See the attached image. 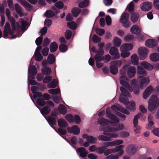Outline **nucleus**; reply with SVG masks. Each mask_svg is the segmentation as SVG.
Returning a JSON list of instances; mask_svg holds the SVG:
<instances>
[{"mask_svg":"<svg viewBox=\"0 0 159 159\" xmlns=\"http://www.w3.org/2000/svg\"><path fill=\"white\" fill-rule=\"evenodd\" d=\"M107 117L111 119L113 122L108 121L107 120L102 118H100L98 119V122L102 126H106L110 125L113 126H116V127H109L110 131L112 133L119 131L124 129L125 126L124 124L119 123V118L115 115L111 113L110 108H107L106 109Z\"/></svg>","mask_w":159,"mask_h":159,"instance_id":"1","label":"nucleus"},{"mask_svg":"<svg viewBox=\"0 0 159 159\" xmlns=\"http://www.w3.org/2000/svg\"><path fill=\"white\" fill-rule=\"evenodd\" d=\"M128 67V65H126L123 66L120 71V83L130 92H133L135 94L138 95L139 93V88L137 80L135 79L132 80L130 82L131 86L129 83L126 81L128 80L126 75V69Z\"/></svg>","mask_w":159,"mask_h":159,"instance_id":"2","label":"nucleus"},{"mask_svg":"<svg viewBox=\"0 0 159 159\" xmlns=\"http://www.w3.org/2000/svg\"><path fill=\"white\" fill-rule=\"evenodd\" d=\"M6 13L10 21L12 29H11L10 25L9 23L7 22L6 23L3 31V36L5 38H7L9 35H12L14 33V30L16 28L15 20L13 17L10 16V12L9 9H6Z\"/></svg>","mask_w":159,"mask_h":159,"instance_id":"3","label":"nucleus"},{"mask_svg":"<svg viewBox=\"0 0 159 159\" xmlns=\"http://www.w3.org/2000/svg\"><path fill=\"white\" fill-rule=\"evenodd\" d=\"M103 127L100 128L99 130L103 131V134L104 135H100L98 136V139L102 141H110L111 140L112 138H117L119 137V135L116 133H112L110 131L108 126Z\"/></svg>","mask_w":159,"mask_h":159,"instance_id":"4","label":"nucleus"},{"mask_svg":"<svg viewBox=\"0 0 159 159\" xmlns=\"http://www.w3.org/2000/svg\"><path fill=\"white\" fill-rule=\"evenodd\" d=\"M159 105V98L156 95L152 96L148 102V110L152 111L154 110L157 105Z\"/></svg>","mask_w":159,"mask_h":159,"instance_id":"5","label":"nucleus"},{"mask_svg":"<svg viewBox=\"0 0 159 159\" xmlns=\"http://www.w3.org/2000/svg\"><path fill=\"white\" fill-rule=\"evenodd\" d=\"M129 14L127 12H124L121 15L120 21L125 28H128L130 25V22L128 20Z\"/></svg>","mask_w":159,"mask_h":159,"instance_id":"6","label":"nucleus"},{"mask_svg":"<svg viewBox=\"0 0 159 159\" xmlns=\"http://www.w3.org/2000/svg\"><path fill=\"white\" fill-rule=\"evenodd\" d=\"M139 85V87L141 89L146 86L149 83V77L144 76H139L137 79Z\"/></svg>","mask_w":159,"mask_h":159,"instance_id":"7","label":"nucleus"},{"mask_svg":"<svg viewBox=\"0 0 159 159\" xmlns=\"http://www.w3.org/2000/svg\"><path fill=\"white\" fill-rule=\"evenodd\" d=\"M138 51L140 59L144 60L147 57L149 51L147 48L140 47L138 49Z\"/></svg>","mask_w":159,"mask_h":159,"instance_id":"8","label":"nucleus"},{"mask_svg":"<svg viewBox=\"0 0 159 159\" xmlns=\"http://www.w3.org/2000/svg\"><path fill=\"white\" fill-rule=\"evenodd\" d=\"M32 61V59L31 60L30 65L28 69L29 79L30 78L34 79V75H35L37 72V70L35 66H32L31 64Z\"/></svg>","mask_w":159,"mask_h":159,"instance_id":"9","label":"nucleus"},{"mask_svg":"<svg viewBox=\"0 0 159 159\" xmlns=\"http://www.w3.org/2000/svg\"><path fill=\"white\" fill-rule=\"evenodd\" d=\"M17 30H21L23 33L26 30V26L27 25L26 21L22 19H20L19 22L16 24Z\"/></svg>","mask_w":159,"mask_h":159,"instance_id":"10","label":"nucleus"},{"mask_svg":"<svg viewBox=\"0 0 159 159\" xmlns=\"http://www.w3.org/2000/svg\"><path fill=\"white\" fill-rule=\"evenodd\" d=\"M109 53L112 56H114L115 59H119L120 57L118 49L115 47H112L109 50Z\"/></svg>","mask_w":159,"mask_h":159,"instance_id":"11","label":"nucleus"},{"mask_svg":"<svg viewBox=\"0 0 159 159\" xmlns=\"http://www.w3.org/2000/svg\"><path fill=\"white\" fill-rule=\"evenodd\" d=\"M41 49V46L38 47L36 50L34 56L35 60L39 61H41L43 59V57L40 53Z\"/></svg>","mask_w":159,"mask_h":159,"instance_id":"12","label":"nucleus"},{"mask_svg":"<svg viewBox=\"0 0 159 159\" xmlns=\"http://www.w3.org/2000/svg\"><path fill=\"white\" fill-rule=\"evenodd\" d=\"M142 115V114L140 113L138 114V115L135 116L134 117V119L133 121V124L134 127L135 128V129H134V131L137 133H139V130L140 129V127L138 125V119Z\"/></svg>","mask_w":159,"mask_h":159,"instance_id":"13","label":"nucleus"},{"mask_svg":"<svg viewBox=\"0 0 159 159\" xmlns=\"http://www.w3.org/2000/svg\"><path fill=\"white\" fill-rule=\"evenodd\" d=\"M31 89L32 92L34 93L33 97L35 99H36L38 97H41L42 96V93L41 92H37L39 90V88L38 87L35 86H33L31 87Z\"/></svg>","mask_w":159,"mask_h":159,"instance_id":"14","label":"nucleus"},{"mask_svg":"<svg viewBox=\"0 0 159 159\" xmlns=\"http://www.w3.org/2000/svg\"><path fill=\"white\" fill-rule=\"evenodd\" d=\"M84 139H86L87 141L91 144H94L97 143V140L96 138H94L91 136H89L87 134H84L82 135Z\"/></svg>","mask_w":159,"mask_h":159,"instance_id":"15","label":"nucleus"},{"mask_svg":"<svg viewBox=\"0 0 159 159\" xmlns=\"http://www.w3.org/2000/svg\"><path fill=\"white\" fill-rule=\"evenodd\" d=\"M152 3L149 2H145L141 5V8L142 10L147 11L150 10L152 8Z\"/></svg>","mask_w":159,"mask_h":159,"instance_id":"16","label":"nucleus"},{"mask_svg":"<svg viewBox=\"0 0 159 159\" xmlns=\"http://www.w3.org/2000/svg\"><path fill=\"white\" fill-rule=\"evenodd\" d=\"M111 108L114 111L119 110L121 112L126 114L129 115V112L127 110L120 106L118 107L117 106L114 105L111 106Z\"/></svg>","mask_w":159,"mask_h":159,"instance_id":"17","label":"nucleus"},{"mask_svg":"<svg viewBox=\"0 0 159 159\" xmlns=\"http://www.w3.org/2000/svg\"><path fill=\"white\" fill-rule=\"evenodd\" d=\"M136 73V68L134 66H131L127 69V74L128 77L132 78L135 75Z\"/></svg>","mask_w":159,"mask_h":159,"instance_id":"18","label":"nucleus"},{"mask_svg":"<svg viewBox=\"0 0 159 159\" xmlns=\"http://www.w3.org/2000/svg\"><path fill=\"white\" fill-rule=\"evenodd\" d=\"M153 88L151 86H148L144 92L143 97L144 99H146L148 98L153 90Z\"/></svg>","mask_w":159,"mask_h":159,"instance_id":"19","label":"nucleus"},{"mask_svg":"<svg viewBox=\"0 0 159 159\" xmlns=\"http://www.w3.org/2000/svg\"><path fill=\"white\" fill-rule=\"evenodd\" d=\"M157 40L154 39L147 40L145 43L146 46L149 48H153L157 45Z\"/></svg>","mask_w":159,"mask_h":159,"instance_id":"20","label":"nucleus"},{"mask_svg":"<svg viewBox=\"0 0 159 159\" xmlns=\"http://www.w3.org/2000/svg\"><path fill=\"white\" fill-rule=\"evenodd\" d=\"M67 130L70 133H73L74 134H78L80 133V129L77 125H74L71 128L68 127Z\"/></svg>","mask_w":159,"mask_h":159,"instance_id":"21","label":"nucleus"},{"mask_svg":"<svg viewBox=\"0 0 159 159\" xmlns=\"http://www.w3.org/2000/svg\"><path fill=\"white\" fill-rule=\"evenodd\" d=\"M77 153L81 157H85L88 154V152L86 151V149L83 147L78 148L76 150Z\"/></svg>","mask_w":159,"mask_h":159,"instance_id":"22","label":"nucleus"},{"mask_svg":"<svg viewBox=\"0 0 159 159\" xmlns=\"http://www.w3.org/2000/svg\"><path fill=\"white\" fill-rule=\"evenodd\" d=\"M137 148L134 145H130L128 146L127 148V152L129 154L132 155L136 151Z\"/></svg>","mask_w":159,"mask_h":159,"instance_id":"23","label":"nucleus"},{"mask_svg":"<svg viewBox=\"0 0 159 159\" xmlns=\"http://www.w3.org/2000/svg\"><path fill=\"white\" fill-rule=\"evenodd\" d=\"M133 46L132 44L129 43L123 44L120 47V51H127L131 50L132 49Z\"/></svg>","mask_w":159,"mask_h":159,"instance_id":"24","label":"nucleus"},{"mask_svg":"<svg viewBox=\"0 0 159 159\" xmlns=\"http://www.w3.org/2000/svg\"><path fill=\"white\" fill-rule=\"evenodd\" d=\"M141 31V29L138 25H133L130 29V32L134 34H139L140 33Z\"/></svg>","mask_w":159,"mask_h":159,"instance_id":"25","label":"nucleus"},{"mask_svg":"<svg viewBox=\"0 0 159 159\" xmlns=\"http://www.w3.org/2000/svg\"><path fill=\"white\" fill-rule=\"evenodd\" d=\"M14 6L15 10L19 15L21 17L24 16V14L22 12V9L19 4L18 3L15 4Z\"/></svg>","mask_w":159,"mask_h":159,"instance_id":"26","label":"nucleus"},{"mask_svg":"<svg viewBox=\"0 0 159 159\" xmlns=\"http://www.w3.org/2000/svg\"><path fill=\"white\" fill-rule=\"evenodd\" d=\"M141 65L147 70H151L153 68V66L146 61H143L141 63Z\"/></svg>","mask_w":159,"mask_h":159,"instance_id":"27","label":"nucleus"},{"mask_svg":"<svg viewBox=\"0 0 159 159\" xmlns=\"http://www.w3.org/2000/svg\"><path fill=\"white\" fill-rule=\"evenodd\" d=\"M58 84V81L57 80L53 79L52 81L48 84L47 87L49 88H55Z\"/></svg>","mask_w":159,"mask_h":159,"instance_id":"28","label":"nucleus"},{"mask_svg":"<svg viewBox=\"0 0 159 159\" xmlns=\"http://www.w3.org/2000/svg\"><path fill=\"white\" fill-rule=\"evenodd\" d=\"M113 45L117 47H119L121 43V39L117 37H114L113 40Z\"/></svg>","mask_w":159,"mask_h":159,"instance_id":"29","label":"nucleus"},{"mask_svg":"<svg viewBox=\"0 0 159 159\" xmlns=\"http://www.w3.org/2000/svg\"><path fill=\"white\" fill-rule=\"evenodd\" d=\"M131 62L134 65H137L139 63V58L136 54H133L131 57Z\"/></svg>","mask_w":159,"mask_h":159,"instance_id":"30","label":"nucleus"},{"mask_svg":"<svg viewBox=\"0 0 159 159\" xmlns=\"http://www.w3.org/2000/svg\"><path fill=\"white\" fill-rule=\"evenodd\" d=\"M124 148V146L123 145H121L117 146L114 148L115 152H119V155L121 156L124 153V151L122 149Z\"/></svg>","mask_w":159,"mask_h":159,"instance_id":"31","label":"nucleus"},{"mask_svg":"<svg viewBox=\"0 0 159 159\" xmlns=\"http://www.w3.org/2000/svg\"><path fill=\"white\" fill-rule=\"evenodd\" d=\"M149 57L152 61H159V54L157 53H152L150 55Z\"/></svg>","mask_w":159,"mask_h":159,"instance_id":"32","label":"nucleus"},{"mask_svg":"<svg viewBox=\"0 0 159 159\" xmlns=\"http://www.w3.org/2000/svg\"><path fill=\"white\" fill-rule=\"evenodd\" d=\"M89 4V0H84L80 2L78 4V6L81 8H83L88 7Z\"/></svg>","mask_w":159,"mask_h":159,"instance_id":"33","label":"nucleus"},{"mask_svg":"<svg viewBox=\"0 0 159 159\" xmlns=\"http://www.w3.org/2000/svg\"><path fill=\"white\" fill-rule=\"evenodd\" d=\"M120 91L122 94L124 96L130 97V95L129 92L123 87H120Z\"/></svg>","mask_w":159,"mask_h":159,"instance_id":"34","label":"nucleus"},{"mask_svg":"<svg viewBox=\"0 0 159 159\" xmlns=\"http://www.w3.org/2000/svg\"><path fill=\"white\" fill-rule=\"evenodd\" d=\"M139 15L137 12H134L132 14L131 16V20L133 23H135L137 21Z\"/></svg>","mask_w":159,"mask_h":159,"instance_id":"35","label":"nucleus"},{"mask_svg":"<svg viewBox=\"0 0 159 159\" xmlns=\"http://www.w3.org/2000/svg\"><path fill=\"white\" fill-rule=\"evenodd\" d=\"M137 73L138 74L146 76L147 75L146 71L141 66L137 67Z\"/></svg>","mask_w":159,"mask_h":159,"instance_id":"36","label":"nucleus"},{"mask_svg":"<svg viewBox=\"0 0 159 159\" xmlns=\"http://www.w3.org/2000/svg\"><path fill=\"white\" fill-rule=\"evenodd\" d=\"M27 11H30L33 9V6L25 0L21 4Z\"/></svg>","mask_w":159,"mask_h":159,"instance_id":"37","label":"nucleus"},{"mask_svg":"<svg viewBox=\"0 0 159 159\" xmlns=\"http://www.w3.org/2000/svg\"><path fill=\"white\" fill-rule=\"evenodd\" d=\"M58 47L57 44L55 42H53L51 43L50 45V51L52 52H55Z\"/></svg>","mask_w":159,"mask_h":159,"instance_id":"38","label":"nucleus"},{"mask_svg":"<svg viewBox=\"0 0 159 159\" xmlns=\"http://www.w3.org/2000/svg\"><path fill=\"white\" fill-rule=\"evenodd\" d=\"M58 110L60 113L64 115L67 112L66 107L63 105L60 104L58 107Z\"/></svg>","mask_w":159,"mask_h":159,"instance_id":"39","label":"nucleus"},{"mask_svg":"<svg viewBox=\"0 0 159 159\" xmlns=\"http://www.w3.org/2000/svg\"><path fill=\"white\" fill-rule=\"evenodd\" d=\"M42 72L43 75H49L51 72V70L50 68L46 67L42 69Z\"/></svg>","mask_w":159,"mask_h":159,"instance_id":"40","label":"nucleus"},{"mask_svg":"<svg viewBox=\"0 0 159 159\" xmlns=\"http://www.w3.org/2000/svg\"><path fill=\"white\" fill-rule=\"evenodd\" d=\"M58 123L59 126L65 127L67 125L66 122L63 119H60L58 120Z\"/></svg>","mask_w":159,"mask_h":159,"instance_id":"41","label":"nucleus"},{"mask_svg":"<svg viewBox=\"0 0 159 159\" xmlns=\"http://www.w3.org/2000/svg\"><path fill=\"white\" fill-rule=\"evenodd\" d=\"M110 69L111 73L113 75L116 74L118 71V69L117 67L111 64L110 67Z\"/></svg>","mask_w":159,"mask_h":159,"instance_id":"42","label":"nucleus"},{"mask_svg":"<svg viewBox=\"0 0 159 159\" xmlns=\"http://www.w3.org/2000/svg\"><path fill=\"white\" fill-rule=\"evenodd\" d=\"M50 109L48 106H45L40 111L41 113L43 115L48 114H49L50 111Z\"/></svg>","mask_w":159,"mask_h":159,"instance_id":"43","label":"nucleus"},{"mask_svg":"<svg viewBox=\"0 0 159 159\" xmlns=\"http://www.w3.org/2000/svg\"><path fill=\"white\" fill-rule=\"evenodd\" d=\"M56 118L50 116L48 117L47 120L49 124L55 125L56 123Z\"/></svg>","mask_w":159,"mask_h":159,"instance_id":"44","label":"nucleus"},{"mask_svg":"<svg viewBox=\"0 0 159 159\" xmlns=\"http://www.w3.org/2000/svg\"><path fill=\"white\" fill-rule=\"evenodd\" d=\"M81 12V10L75 7L72 10V13L73 15L75 16H77Z\"/></svg>","mask_w":159,"mask_h":159,"instance_id":"45","label":"nucleus"},{"mask_svg":"<svg viewBox=\"0 0 159 159\" xmlns=\"http://www.w3.org/2000/svg\"><path fill=\"white\" fill-rule=\"evenodd\" d=\"M107 148L106 147L104 146H101L97 147L96 152L99 154H102L104 153Z\"/></svg>","mask_w":159,"mask_h":159,"instance_id":"46","label":"nucleus"},{"mask_svg":"<svg viewBox=\"0 0 159 159\" xmlns=\"http://www.w3.org/2000/svg\"><path fill=\"white\" fill-rule=\"evenodd\" d=\"M111 64L117 67H120L122 64V62L120 60H116L111 62Z\"/></svg>","mask_w":159,"mask_h":159,"instance_id":"47","label":"nucleus"},{"mask_svg":"<svg viewBox=\"0 0 159 159\" xmlns=\"http://www.w3.org/2000/svg\"><path fill=\"white\" fill-rule=\"evenodd\" d=\"M48 92L52 94L56 95L60 93V90L59 89H52L49 90Z\"/></svg>","mask_w":159,"mask_h":159,"instance_id":"48","label":"nucleus"},{"mask_svg":"<svg viewBox=\"0 0 159 159\" xmlns=\"http://www.w3.org/2000/svg\"><path fill=\"white\" fill-rule=\"evenodd\" d=\"M67 26L70 29L75 30L76 28V24L74 22H70L67 23Z\"/></svg>","mask_w":159,"mask_h":159,"instance_id":"49","label":"nucleus"},{"mask_svg":"<svg viewBox=\"0 0 159 159\" xmlns=\"http://www.w3.org/2000/svg\"><path fill=\"white\" fill-rule=\"evenodd\" d=\"M45 15L46 17L48 18H50L54 15V13L52 11L49 10L46 11Z\"/></svg>","mask_w":159,"mask_h":159,"instance_id":"50","label":"nucleus"},{"mask_svg":"<svg viewBox=\"0 0 159 159\" xmlns=\"http://www.w3.org/2000/svg\"><path fill=\"white\" fill-rule=\"evenodd\" d=\"M55 57L53 55L49 54L48 58V61L49 64H52L55 61Z\"/></svg>","mask_w":159,"mask_h":159,"instance_id":"51","label":"nucleus"},{"mask_svg":"<svg viewBox=\"0 0 159 159\" xmlns=\"http://www.w3.org/2000/svg\"><path fill=\"white\" fill-rule=\"evenodd\" d=\"M121 52V56L123 58H126L130 55V52L127 51H120Z\"/></svg>","mask_w":159,"mask_h":159,"instance_id":"52","label":"nucleus"},{"mask_svg":"<svg viewBox=\"0 0 159 159\" xmlns=\"http://www.w3.org/2000/svg\"><path fill=\"white\" fill-rule=\"evenodd\" d=\"M101 54L100 52H98V53L95 56V59L96 60V62H99L103 60V58L102 57L101 55Z\"/></svg>","mask_w":159,"mask_h":159,"instance_id":"53","label":"nucleus"},{"mask_svg":"<svg viewBox=\"0 0 159 159\" xmlns=\"http://www.w3.org/2000/svg\"><path fill=\"white\" fill-rule=\"evenodd\" d=\"M67 47L66 45L61 44L59 46V49L61 52H64L67 50Z\"/></svg>","mask_w":159,"mask_h":159,"instance_id":"54","label":"nucleus"},{"mask_svg":"<svg viewBox=\"0 0 159 159\" xmlns=\"http://www.w3.org/2000/svg\"><path fill=\"white\" fill-rule=\"evenodd\" d=\"M134 39V36L133 35L131 34H129L125 35L124 38V39L126 41H129L131 40Z\"/></svg>","mask_w":159,"mask_h":159,"instance_id":"55","label":"nucleus"},{"mask_svg":"<svg viewBox=\"0 0 159 159\" xmlns=\"http://www.w3.org/2000/svg\"><path fill=\"white\" fill-rule=\"evenodd\" d=\"M55 5L58 9H62L64 7V4L61 1H59L56 2L55 3Z\"/></svg>","mask_w":159,"mask_h":159,"instance_id":"56","label":"nucleus"},{"mask_svg":"<svg viewBox=\"0 0 159 159\" xmlns=\"http://www.w3.org/2000/svg\"><path fill=\"white\" fill-rule=\"evenodd\" d=\"M37 104L41 106H44L46 103L44 100L41 98H39L37 100Z\"/></svg>","mask_w":159,"mask_h":159,"instance_id":"57","label":"nucleus"},{"mask_svg":"<svg viewBox=\"0 0 159 159\" xmlns=\"http://www.w3.org/2000/svg\"><path fill=\"white\" fill-rule=\"evenodd\" d=\"M53 100L57 103H59L60 101L62 100L60 96H53L52 97Z\"/></svg>","mask_w":159,"mask_h":159,"instance_id":"58","label":"nucleus"},{"mask_svg":"<svg viewBox=\"0 0 159 159\" xmlns=\"http://www.w3.org/2000/svg\"><path fill=\"white\" fill-rule=\"evenodd\" d=\"M104 44L103 43H99L98 44V49L101 54H103L104 53V51L102 49V48L104 46Z\"/></svg>","mask_w":159,"mask_h":159,"instance_id":"59","label":"nucleus"},{"mask_svg":"<svg viewBox=\"0 0 159 159\" xmlns=\"http://www.w3.org/2000/svg\"><path fill=\"white\" fill-rule=\"evenodd\" d=\"M101 39V38L96 34L93 36V43H98L100 41Z\"/></svg>","mask_w":159,"mask_h":159,"instance_id":"60","label":"nucleus"},{"mask_svg":"<svg viewBox=\"0 0 159 159\" xmlns=\"http://www.w3.org/2000/svg\"><path fill=\"white\" fill-rule=\"evenodd\" d=\"M120 135L122 138H125L129 136V133L127 131H123L120 133Z\"/></svg>","mask_w":159,"mask_h":159,"instance_id":"61","label":"nucleus"},{"mask_svg":"<svg viewBox=\"0 0 159 159\" xmlns=\"http://www.w3.org/2000/svg\"><path fill=\"white\" fill-rule=\"evenodd\" d=\"M114 152H115L114 148L109 149L105 151L104 152V154L105 156H107Z\"/></svg>","mask_w":159,"mask_h":159,"instance_id":"62","label":"nucleus"},{"mask_svg":"<svg viewBox=\"0 0 159 159\" xmlns=\"http://www.w3.org/2000/svg\"><path fill=\"white\" fill-rule=\"evenodd\" d=\"M96 33L99 35H102L105 33V30L103 29L97 28L96 30Z\"/></svg>","mask_w":159,"mask_h":159,"instance_id":"63","label":"nucleus"},{"mask_svg":"<svg viewBox=\"0 0 159 159\" xmlns=\"http://www.w3.org/2000/svg\"><path fill=\"white\" fill-rule=\"evenodd\" d=\"M65 118L70 123L73 122V117L71 115H67L65 116Z\"/></svg>","mask_w":159,"mask_h":159,"instance_id":"64","label":"nucleus"}]
</instances>
